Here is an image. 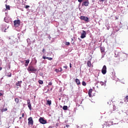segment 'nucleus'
Wrapping results in <instances>:
<instances>
[{
  "instance_id": "9b49d317",
  "label": "nucleus",
  "mask_w": 128,
  "mask_h": 128,
  "mask_svg": "<svg viewBox=\"0 0 128 128\" xmlns=\"http://www.w3.org/2000/svg\"><path fill=\"white\" fill-rule=\"evenodd\" d=\"M42 58H44V60H52V58L46 57L44 56H43Z\"/></svg>"
},
{
  "instance_id": "2eb2a0df",
  "label": "nucleus",
  "mask_w": 128,
  "mask_h": 128,
  "mask_svg": "<svg viewBox=\"0 0 128 128\" xmlns=\"http://www.w3.org/2000/svg\"><path fill=\"white\" fill-rule=\"evenodd\" d=\"M22 81L18 82H16V86H22Z\"/></svg>"
},
{
  "instance_id": "39448f33",
  "label": "nucleus",
  "mask_w": 128,
  "mask_h": 128,
  "mask_svg": "<svg viewBox=\"0 0 128 128\" xmlns=\"http://www.w3.org/2000/svg\"><path fill=\"white\" fill-rule=\"evenodd\" d=\"M102 74H106V66L104 65L102 70Z\"/></svg>"
},
{
  "instance_id": "a18cd8bd",
  "label": "nucleus",
  "mask_w": 128,
  "mask_h": 128,
  "mask_svg": "<svg viewBox=\"0 0 128 128\" xmlns=\"http://www.w3.org/2000/svg\"><path fill=\"white\" fill-rule=\"evenodd\" d=\"M72 42L74 41V38H72Z\"/></svg>"
},
{
  "instance_id": "dca6fc26",
  "label": "nucleus",
  "mask_w": 128,
  "mask_h": 128,
  "mask_svg": "<svg viewBox=\"0 0 128 128\" xmlns=\"http://www.w3.org/2000/svg\"><path fill=\"white\" fill-rule=\"evenodd\" d=\"M25 64H24V66H28V64H30V60H25Z\"/></svg>"
},
{
  "instance_id": "58836bf2",
  "label": "nucleus",
  "mask_w": 128,
  "mask_h": 128,
  "mask_svg": "<svg viewBox=\"0 0 128 128\" xmlns=\"http://www.w3.org/2000/svg\"><path fill=\"white\" fill-rule=\"evenodd\" d=\"M60 72H62V68H60Z\"/></svg>"
},
{
  "instance_id": "5701e85b",
  "label": "nucleus",
  "mask_w": 128,
  "mask_h": 128,
  "mask_svg": "<svg viewBox=\"0 0 128 128\" xmlns=\"http://www.w3.org/2000/svg\"><path fill=\"white\" fill-rule=\"evenodd\" d=\"M82 85L84 86H86V82L82 81Z\"/></svg>"
},
{
  "instance_id": "4be33fe9",
  "label": "nucleus",
  "mask_w": 128,
  "mask_h": 128,
  "mask_svg": "<svg viewBox=\"0 0 128 128\" xmlns=\"http://www.w3.org/2000/svg\"><path fill=\"white\" fill-rule=\"evenodd\" d=\"M14 100H15L16 102V104H18V102H20V100L18 98H16Z\"/></svg>"
},
{
  "instance_id": "37998d69",
  "label": "nucleus",
  "mask_w": 128,
  "mask_h": 128,
  "mask_svg": "<svg viewBox=\"0 0 128 128\" xmlns=\"http://www.w3.org/2000/svg\"><path fill=\"white\" fill-rule=\"evenodd\" d=\"M3 96L2 93H0V96Z\"/></svg>"
},
{
  "instance_id": "79ce46f5",
  "label": "nucleus",
  "mask_w": 128,
  "mask_h": 128,
  "mask_svg": "<svg viewBox=\"0 0 128 128\" xmlns=\"http://www.w3.org/2000/svg\"><path fill=\"white\" fill-rule=\"evenodd\" d=\"M90 126H93L92 123H90Z\"/></svg>"
},
{
  "instance_id": "72a5a7b5",
  "label": "nucleus",
  "mask_w": 128,
  "mask_h": 128,
  "mask_svg": "<svg viewBox=\"0 0 128 128\" xmlns=\"http://www.w3.org/2000/svg\"><path fill=\"white\" fill-rule=\"evenodd\" d=\"M30 8V6L26 5V6H25V8Z\"/></svg>"
},
{
  "instance_id": "4468645a",
  "label": "nucleus",
  "mask_w": 128,
  "mask_h": 128,
  "mask_svg": "<svg viewBox=\"0 0 128 128\" xmlns=\"http://www.w3.org/2000/svg\"><path fill=\"white\" fill-rule=\"evenodd\" d=\"M75 82L78 86H80V80L76 78V79Z\"/></svg>"
},
{
  "instance_id": "0eeeda50",
  "label": "nucleus",
  "mask_w": 128,
  "mask_h": 128,
  "mask_svg": "<svg viewBox=\"0 0 128 128\" xmlns=\"http://www.w3.org/2000/svg\"><path fill=\"white\" fill-rule=\"evenodd\" d=\"M87 1H85L82 2V6H88V4H90V2H88V0H86Z\"/></svg>"
},
{
  "instance_id": "09e8293b",
  "label": "nucleus",
  "mask_w": 128,
  "mask_h": 128,
  "mask_svg": "<svg viewBox=\"0 0 128 128\" xmlns=\"http://www.w3.org/2000/svg\"><path fill=\"white\" fill-rule=\"evenodd\" d=\"M4 32H6V30H4Z\"/></svg>"
},
{
  "instance_id": "473e14b6",
  "label": "nucleus",
  "mask_w": 128,
  "mask_h": 128,
  "mask_svg": "<svg viewBox=\"0 0 128 128\" xmlns=\"http://www.w3.org/2000/svg\"><path fill=\"white\" fill-rule=\"evenodd\" d=\"M48 86H52V82H49L48 84Z\"/></svg>"
},
{
  "instance_id": "7ed1b4c3",
  "label": "nucleus",
  "mask_w": 128,
  "mask_h": 128,
  "mask_svg": "<svg viewBox=\"0 0 128 128\" xmlns=\"http://www.w3.org/2000/svg\"><path fill=\"white\" fill-rule=\"evenodd\" d=\"M14 26H19L20 24V20H15L14 21Z\"/></svg>"
},
{
  "instance_id": "2f4dec72",
  "label": "nucleus",
  "mask_w": 128,
  "mask_h": 128,
  "mask_svg": "<svg viewBox=\"0 0 128 128\" xmlns=\"http://www.w3.org/2000/svg\"><path fill=\"white\" fill-rule=\"evenodd\" d=\"M116 107L115 106H113L114 110H116Z\"/></svg>"
},
{
  "instance_id": "412c9836",
  "label": "nucleus",
  "mask_w": 128,
  "mask_h": 128,
  "mask_svg": "<svg viewBox=\"0 0 128 128\" xmlns=\"http://www.w3.org/2000/svg\"><path fill=\"white\" fill-rule=\"evenodd\" d=\"M63 110H68V106H63Z\"/></svg>"
},
{
  "instance_id": "f257e3e1",
  "label": "nucleus",
  "mask_w": 128,
  "mask_h": 128,
  "mask_svg": "<svg viewBox=\"0 0 128 128\" xmlns=\"http://www.w3.org/2000/svg\"><path fill=\"white\" fill-rule=\"evenodd\" d=\"M28 72H36V70L33 66H30L28 68Z\"/></svg>"
},
{
  "instance_id": "8fccbe9b",
  "label": "nucleus",
  "mask_w": 128,
  "mask_h": 128,
  "mask_svg": "<svg viewBox=\"0 0 128 128\" xmlns=\"http://www.w3.org/2000/svg\"><path fill=\"white\" fill-rule=\"evenodd\" d=\"M84 126H82V128Z\"/></svg>"
},
{
  "instance_id": "6e6552de",
  "label": "nucleus",
  "mask_w": 128,
  "mask_h": 128,
  "mask_svg": "<svg viewBox=\"0 0 128 128\" xmlns=\"http://www.w3.org/2000/svg\"><path fill=\"white\" fill-rule=\"evenodd\" d=\"M27 104L29 110H32V104H30V100H27Z\"/></svg>"
},
{
  "instance_id": "1a4fd4ad",
  "label": "nucleus",
  "mask_w": 128,
  "mask_h": 128,
  "mask_svg": "<svg viewBox=\"0 0 128 128\" xmlns=\"http://www.w3.org/2000/svg\"><path fill=\"white\" fill-rule=\"evenodd\" d=\"M86 31H84V30H83L82 33V34H81L80 38H86Z\"/></svg>"
},
{
  "instance_id": "bb28decb",
  "label": "nucleus",
  "mask_w": 128,
  "mask_h": 128,
  "mask_svg": "<svg viewBox=\"0 0 128 128\" xmlns=\"http://www.w3.org/2000/svg\"><path fill=\"white\" fill-rule=\"evenodd\" d=\"M125 100H126V102H128V96H126Z\"/></svg>"
},
{
  "instance_id": "f3484780",
  "label": "nucleus",
  "mask_w": 128,
  "mask_h": 128,
  "mask_svg": "<svg viewBox=\"0 0 128 128\" xmlns=\"http://www.w3.org/2000/svg\"><path fill=\"white\" fill-rule=\"evenodd\" d=\"M87 66L89 68H90L92 66V62H90V60L88 61V62H87Z\"/></svg>"
},
{
  "instance_id": "ddd939ff",
  "label": "nucleus",
  "mask_w": 128,
  "mask_h": 128,
  "mask_svg": "<svg viewBox=\"0 0 128 128\" xmlns=\"http://www.w3.org/2000/svg\"><path fill=\"white\" fill-rule=\"evenodd\" d=\"M6 9H4V12H5V10H10V5H6Z\"/></svg>"
},
{
  "instance_id": "b1692460",
  "label": "nucleus",
  "mask_w": 128,
  "mask_h": 128,
  "mask_svg": "<svg viewBox=\"0 0 128 128\" xmlns=\"http://www.w3.org/2000/svg\"><path fill=\"white\" fill-rule=\"evenodd\" d=\"M7 76H8V78H10V76H12V73L11 72H8V74Z\"/></svg>"
},
{
  "instance_id": "a19ab883",
  "label": "nucleus",
  "mask_w": 128,
  "mask_h": 128,
  "mask_svg": "<svg viewBox=\"0 0 128 128\" xmlns=\"http://www.w3.org/2000/svg\"><path fill=\"white\" fill-rule=\"evenodd\" d=\"M100 0V2H104V0Z\"/></svg>"
},
{
  "instance_id": "c756f323",
  "label": "nucleus",
  "mask_w": 128,
  "mask_h": 128,
  "mask_svg": "<svg viewBox=\"0 0 128 128\" xmlns=\"http://www.w3.org/2000/svg\"><path fill=\"white\" fill-rule=\"evenodd\" d=\"M100 84L101 86H104V82H100Z\"/></svg>"
},
{
  "instance_id": "423d86ee",
  "label": "nucleus",
  "mask_w": 128,
  "mask_h": 128,
  "mask_svg": "<svg viewBox=\"0 0 128 128\" xmlns=\"http://www.w3.org/2000/svg\"><path fill=\"white\" fill-rule=\"evenodd\" d=\"M80 20H84V22H88V18L84 16H81L80 17Z\"/></svg>"
},
{
  "instance_id": "e433bc0d",
  "label": "nucleus",
  "mask_w": 128,
  "mask_h": 128,
  "mask_svg": "<svg viewBox=\"0 0 128 128\" xmlns=\"http://www.w3.org/2000/svg\"><path fill=\"white\" fill-rule=\"evenodd\" d=\"M64 68L66 70L68 68V66H64Z\"/></svg>"
},
{
  "instance_id": "4c0bfd02",
  "label": "nucleus",
  "mask_w": 128,
  "mask_h": 128,
  "mask_svg": "<svg viewBox=\"0 0 128 128\" xmlns=\"http://www.w3.org/2000/svg\"><path fill=\"white\" fill-rule=\"evenodd\" d=\"M70 68H72V63H70Z\"/></svg>"
},
{
  "instance_id": "a878e982",
  "label": "nucleus",
  "mask_w": 128,
  "mask_h": 128,
  "mask_svg": "<svg viewBox=\"0 0 128 128\" xmlns=\"http://www.w3.org/2000/svg\"><path fill=\"white\" fill-rule=\"evenodd\" d=\"M65 44H66V46H70V42H66L65 43Z\"/></svg>"
},
{
  "instance_id": "cd10ccee",
  "label": "nucleus",
  "mask_w": 128,
  "mask_h": 128,
  "mask_svg": "<svg viewBox=\"0 0 128 128\" xmlns=\"http://www.w3.org/2000/svg\"><path fill=\"white\" fill-rule=\"evenodd\" d=\"M4 43V40H2L0 39V44H2Z\"/></svg>"
},
{
  "instance_id": "393cba45",
  "label": "nucleus",
  "mask_w": 128,
  "mask_h": 128,
  "mask_svg": "<svg viewBox=\"0 0 128 128\" xmlns=\"http://www.w3.org/2000/svg\"><path fill=\"white\" fill-rule=\"evenodd\" d=\"M38 82H39L40 84H44V82H42V80H39Z\"/></svg>"
},
{
  "instance_id": "f8f14e48",
  "label": "nucleus",
  "mask_w": 128,
  "mask_h": 128,
  "mask_svg": "<svg viewBox=\"0 0 128 128\" xmlns=\"http://www.w3.org/2000/svg\"><path fill=\"white\" fill-rule=\"evenodd\" d=\"M92 89H90L89 90L88 92L89 98H92Z\"/></svg>"
},
{
  "instance_id": "ea45409f",
  "label": "nucleus",
  "mask_w": 128,
  "mask_h": 128,
  "mask_svg": "<svg viewBox=\"0 0 128 128\" xmlns=\"http://www.w3.org/2000/svg\"><path fill=\"white\" fill-rule=\"evenodd\" d=\"M66 128H70V125H68V124L66 125Z\"/></svg>"
},
{
  "instance_id": "f03ea898",
  "label": "nucleus",
  "mask_w": 128,
  "mask_h": 128,
  "mask_svg": "<svg viewBox=\"0 0 128 128\" xmlns=\"http://www.w3.org/2000/svg\"><path fill=\"white\" fill-rule=\"evenodd\" d=\"M28 126H34V120L32 117H30L28 118Z\"/></svg>"
},
{
  "instance_id": "c03bdc74",
  "label": "nucleus",
  "mask_w": 128,
  "mask_h": 128,
  "mask_svg": "<svg viewBox=\"0 0 128 128\" xmlns=\"http://www.w3.org/2000/svg\"><path fill=\"white\" fill-rule=\"evenodd\" d=\"M20 120H22V117H20Z\"/></svg>"
},
{
  "instance_id": "a211bd4d",
  "label": "nucleus",
  "mask_w": 128,
  "mask_h": 128,
  "mask_svg": "<svg viewBox=\"0 0 128 128\" xmlns=\"http://www.w3.org/2000/svg\"><path fill=\"white\" fill-rule=\"evenodd\" d=\"M100 50L102 53L104 52V48L102 46L100 47Z\"/></svg>"
},
{
  "instance_id": "20e7f679",
  "label": "nucleus",
  "mask_w": 128,
  "mask_h": 128,
  "mask_svg": "<svg viewBox=\"0 0 128 128\" xmlns=\"http://www.w3.org/2000/svg\"><path fill=\"white\" fill-rule=\"evenodd\" d=\"M39 122L40 124H46V120H44L42 118H39Z\"/></svg>"
},
{
  "instance_id": "9d476101",
  "label": "nucleus",
  "mask_w": 128,
  "mask_h": 128,
  "mask_svg": "<svg viewBox=\"0 0 128 128\" xmlns=\"http://www.w3.org/2000/svg\"><path fill=\"white\" fill-rule=\"evenodd\" d=\"M126 58V56L125 55H122L120 58V60H121V62H124V60Z\"/></svg>"
},
{
  "instance_id": "de8ad7c7",
  "label": "nucleus",
  "mask_w": 128,
  "mask_h": 128,
  "mask_svg": "<svg viewBox=\"0 0 128 128\" xmlns=\"http://www.w3.org/2000/svg\"><path fill=\"white\" fill-rule=\"evenodd\" d=\"M78 40H82L80 39V38H78Z\"/></svg>"
},
{
  "instance_id": "c9c22d12",
  "label": "nucleus",
  "mask_w": 128,
  "mask_h": 128,
  "mask_svg": "<svg viewBox=\"0 0 128 128\" xmlns=\"http://www.w3.org/2000/svg\"><path fill=\"white\" fill-rule=\"evenodd\" d=\"M78 2H82V0H78Z\"/></svg>"
},
{
  "instance_id": "6ab92c4d",
  "label": "nucleus",
  "mask_w": 128,
  "mask_h": 128,
  "mask_svg": "<svg viewBox=\"0 0 128 128\" xmlns=\"http://www.w3.org/2000/svg\"><path fill=\"white\" fill-rule=\"evenodd\" d=\"M46 104H48V106H50L52 104V100H48Z\"/></svg>"
},
{
  "instance_id": "f704fd0d",
  "label": "nucleus",
  "mask_w": 128,
  "mask_h": 128,
  "mask_svg": "<svg viewBox=\"0 0 128 128\" xmlns=\"http://www.w3.org/2000/svg\"><path fill=\"white\" fill-rule=\"evenodd\" d=\"M22 118H24V113L22 114Z\"/></svg>"
},
{
  "instance_id": "aec40b11",
  "label": "nucleus",
  "mask_w": 128,
  "mask_h": 128,
  "mask_svg": "<svg viewBox=\"0 0 128 128\" xmlns=\"http://www.w3.org/2000/svg\"><path fill=\"white\" fill-rule=\"evenodd\" d=\"M2 112H6L8 110V108H2L0 110Z\"/></svg>"
},
{
  "instance_id": "49530a36",
  "label": "nucleus",
  "mask_w": 128,
  "mask_h": 128,
  "mask_svg": "<svg viewBox=\"0 0 128 128\" xmlns=\"http://www.w3.org/2000/svg\"><path fill=\"white\" fill-rule=\"evenodd\" d=\"M9 68H10V66L9 65Z\"/></svg>"
},
{
  "instance_id": "7c9ffc66",
  "label": "nucleus",
  "mask_w": 128,
  "mask_h": 128,
  "mask_svg": "<svg viewBox=\"0 0 128 128\" xmlns=\"http://www.w3.org/2000/svg\"><path fill=\"white\" fill-rule=\"evenodd\" d=\"M55 72H60V70H58V69H56V70H55Z\"/></svg>"
},
{
  "instance_id": "c85d7f7f",
  "label": "nucleus",
  "mask_w": 128,
  "mask_h": 128,
  "mask_svg": "<svg viewBox=\"0 0 128 128\" xmlns=\"http://www.w3.org/2000/svg\"><path fill=\"white\" fill-rule=\"evenodd\" d=\"M45 52H46V49L43 48L42 50V54H44Z\"/></svg>"
}]
</instances>
